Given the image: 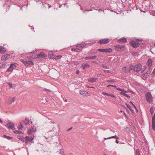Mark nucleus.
Here are the masks:
<instances>
[{
  "instance_id": "1",
  "label": "nucleus",
  "mask_w": 155,
  "mask_h": 155,
  "mask_svg": "<svg viewBox=\"0 0 155 155\" xmlns=\"http://www.w3.org/2000/svg\"><path fill=\"white\" fill-rule=\"evenodd\" d=\"M129 67L130 69L133 70L137 72L140 71L142 68V65L140 64L134 65L132 64H130Z\"/></svg>"
},
{
  "instance_id": "2",
  "label": "nucleus",
  "mask_w": 155,
  "mask_h": 155,
  "mask_svg": "<svg viewBox=\"0 0 155 155\" xmlns=\"http://www.w3.org/2000/svg\"><path fill=\"white\" fill-rule=\"evenodd\" d=\"M145 98L146 101L149 103L152 102L153 97L150 92L147 93L145 95Z\"/></svg>"
},
{
  "instance_id": "3",
  "label": "nucleus",
  "mask_w": 155,
  "mask_h": 155,
  "mask_svg": "<svg viewBox=\"0 0 155 155\" xmlns=\"http://www.w3.org/2000/svg\"><path fill=\"white\" fill-rule=\"evenodd\" d=\"M97 51L101 52H103L110 53L112 51V49L111 48L98 49H97Z\"/></svg>"
},
{
  "instance_id": "4",
  "label": "nucleus",
  "mask_w": 155,
  "mask_h": 155,
  "mask_svg": "<svg viewBox=\"0 0 155 155\" xmlns=\"http://www.w3.org/2000/svg\"><path fill=\"white\" fill-rule=\"evenodd\" d=\"M5 126L7 127L9 129L14 130L15 128L14 124L12 122L10 121L6 123Z\"/></svg>"
},
{
  "instance_id": "5",
  "label": "nucleus",
  "mask_w": 155,
  "mask_h": 155,
  "mask_svg": "<svg viewBox=\"0 0 155 155\" xmlns=\"http://www.w3.org/2000/svg\"><path fill=\"white\" fill-rule=\"evenodd\" d=\"M130 45L132 46L134 48H137L139 47V43L138 42H137L134 41H132L129 43Z\"/></svg>"
},
{
  "instance_id": "6",
  "label": "nucleus",
  "mask_w": 155,
  "mask_h": 155,
  "mask_svg": "<svg viewBox=\"0 0 155 155\" xmlns=\"http://www.w3.org/2000/svg\"><path fill=\"white\" fill-rule=\"evenodd\" d=\"M125 47L124 45H117L115 46V48L116 51H121L123 50Z\"/></svg>"
},
{
  "instance_id": "7",
  "label": "nucleus",
  "mask_w": 155,
  "mask_h": 155,
  "mask_svg": "<svg viewBox=\"0 0 155 155\" xmlns=\"http://www.w3.org/2000/svg\"><path fill=\"white\" fill-rule=\"evenodd\" d=\"M10 54H5L3 55L1 57V59L3 61H6L9 58Z\"/></svg>"
},
{
  "instance_id": "8",
  "label": "nucleus",
  "mask_w": 155,
  "mask_h": 155,
  "mask_svg": "<svg viewBox=\"0 0 155 155\" xmlns=\"http://www.w3.org/2000/svg\"><path fill=\"white\" fill-rule=\"evenodd\" d=\"M33 137H29L26 136L25 138V142L26 143H28L29 141H31V143H33V142L31 141L33 140Z\"/></svg>"
},
{
  "instance_id": "9",
  "label": "nucleus",
  "mask_w": 155,
  "mask_h": 155,
  "mask_svg": "<svg viewBox=\"0 0 155 155\" xmlns=\"http://www.w3.org/2000/svg\"><path fill=\"white\" fill-rule=\"evenodd\" d=\"M47 56V55L43 52H41L37 55V58L39 59L42 58H45Z\"/></svg>"
},
{
  "instance_id": "10",
  "label": "nucleus",
  "mask_w": 155,
  "mask_h": 155,
  "mask_svg": "<svg viewBox=\"0 0 155 155\" xmlns=\"http://www.w3.org/2000/svg\"><path fill=\"white\" fill-rule=\"evenodd\" d=\"M109 41V39L108 38H105L103 39L100 40L99 41V43L101 45L105 44L107 43Z\"/></svg>"
},
{
  "instance_id": "11",
  "label": "nucleus",
  "mask_w": 155,
  "mask_h": 155,
  "mask_svg": "<svg viewBox=\"0 0 155 155\" xmlns=\"http://www.w3.org/2000/svg\"><path fill=\"white\" fill-rule=\"evenodd\" d=\"M152 128L153 130H155V113L152 117Z\"/></svg>"
},
{
  "instance_id": "12",
  "label": "nucleus",
  "mask_w": 155,
  "mask_h": 155,
  "mask_svg": "<svg viewBox=\"0 0 155 155\" xmlns=\"http://www.w3.org/2000/svg\"><path fill=\"white\" fill-rule=\"evenodd\" d=\"M24 64L25 66L28 67L30 65H33L34 64V63L33 61L31 60L28 61H26Z\"/></svg>"
},
{
  "instance_id": "13",
  "label": "nucleus",
  "mask_w": 155,
  "mask_h": 155,
  "mask_svg": "<svg viewBox=\"0 0 155 155\" xmlns=\"http://www.w3.org/2000/svg\"><path fill=\"white\" fill-rule=\"evenodd\" d=\"M117 42L120 43L126 42H127V39L125 37H123L118 39Z\"/></svg>"
},
{
  "instance_id": "14",
  "label": "nucleus",
  "mask_w": 155,
  "mask_h": 155,
  "mask_svg": "<svg viewBox=\"0 0 155 155\" xmlns=\"http://www.w3.org/2000/svg\"><path fill=\"white\" fill-rule=\"evenodd\" d=\"M150 74V72H147L146 73L144 74L142 76V78L143 80H146L149 76Z\"/></svg>"
},
{
  "instance_id": "15",
  "label": "nucleus",
  "mask_w": 155,
  "mask_h": 155,
  "mask_svg": "<svg viewBox=\"0 0 155 155\" xmlns=\"http://www.w3.org/2000/svg\"><path fill=\"white\" fill-rule=\"evenodd\" d=\"M98 80L97 78H91L88 80V81L90 82L93 83L94 82H96Z\"/></svg>"
},
{
  "instance_id": "16",
  "label": "nucleus",
  "mask_w": 155,
  "mask_h": 155,
  "mask_svg": "<svg viewBox=\"0 0 155 155\" xmlns=\"http://www.w3.org/2000/svg\"><path fill=\"white\" fill-rule=\"evenodd\" d=\"M6 49L3 46H0V53L4 54L6 51Z\"/></svg>"
},
{
  "instance_id": "17",
  "label": "nucleus",
  "mask_w": 155,
  "mask_h": 155,
  "mask_svg": "<svg viewBox=\"0 0 155 155\" xmlns=\"http://www.w3.org/2000/svg\"><path fill=\"white\" fill-rule=\"evenodd\" d=\"M22 123L23 124L28 125L29 123V120L28 118L26 117L25 120L22 121Z\"/></svg>"
},
{
  "instance_id": "18",
  "label": "nucleus",
  "mask_w": 155,
  "mask_h": 155,
  "mask_svg": "<svg viewBox=\"0 0 155 155\" xmlns=\"http://www.w3.org/2000/svg\"><path fill=\"white\" fill-rule=\"evenodd\" d=\"M153 61L152 60V59L150 58H149L147 62V64L148 66L150 68L152 64Z\"/></svg>"
},
{
  "instance_id": "19",
  "label": "nucleus",
  "mask_w": 155,
  "mask_h": 155,
  "mask_svg": "<svg viewBox=\"0 0 155 155\" xmlns=\"http://www.w3.org/2000/svg\"><path fill=\"white\" fill-rule=\"evenodd\" d=\"M123 71L124 72L126 73L130 72V70L127 67H125L123 68Z\"/></svg>"
},
{
  "instance_id": "20",
  "label": "nucleus",
  "mask_w": 155,
  "mask_h": 155,
  "mask_svg": "<svg viewBox=\"0 0 155 155\" xmlns=\"http://www.w3.org/2000/svg\"><path fill=\"white\" fill-rule=\"evenodd\" d=\"M81 66L83 67V69H85L86 68H88L90 66L87 63H86L85 64H82Z\"/></svg>"
},
{
  "instance_id": "21",
  "label": "nucleus",
  "mask_w": 155,
  "mask_h": 155,
  "mask_svg": "<svg viewBox=\"0 0 155 155\" xmlns=\"http://www.w3.org/2000/svg\"><path fill=\"white\" fill-rule=\"evenodd\" d=\"M57 153H58L60 155H65L64 153V149L62 148L60 149L59 151H57Z\"/></svg>"
},
{
  "instance_id": "22",
  "label": "nucleus",
  "mask_w": 155,
  "mask_h": 155,
  "mask_svg": "<svg viewBox=\"0 0 155 155\" xmlns=\"http://www.w3.org/2000/svg\"><path fill=\"white\" fill-rule=\"evenodd\" d=\"M76 48H78L79 50H80V51H81L82 49V48H83V46L81 44H78L76 46Z\"/></svg>"
},
{
  "instance_id": "23",
  "label": "nucleus",
  "mask_w": 155,
  "mask_h": 155,
  "mask_svg": "<svg viewBox=\"0 0 155 155\" xmlns=\"http://www.w3.org/2000/svg\"><path fill=\"white\" fill-rule=\"evenodd\" d=\"M116 90H118V91H121V92H124V93H128L129 91V89H128L127 91H126L124 89H121V88H116Z\"/></svg>"
},
{
  "instance_id": "24",
  "label": "nucleus",
  "mask_w": 155,
  "mask_h": 155,
  "mask_svg": "<svg viewBox=\"0 0 155 155\" xmlns=\"http://www.w3.org/2000/svg\"><path fill=\"white\" fill-rule=\"evenodd\" d=\"M54 56V54L52 52H50L48 54V56L49 58H53Z\"/></svg>"
},
{
  "instance_id": "25",
  "label": "nucleus",
  "mask_w": 155,
  "mask_h": 155,
  "mask_svg": "<svg viewBox=\"0 0 155 155\" xmlns=\"http://www.w3.org/2000/svg\"><path fill=\"white\" fill-rule=\"evenodd\" d=\"M80 93V94L83 95L84 96H87V94H88V93L85 91H81Z\"/></svg>"
},
{
  "instance_id": "26",
  "label": "nucleus",
  "mask_w": 155,
  "mask_h": 155,
  "mask_svg": "<svg viewBox=\"0 0 155 155\" xmlns=\"http://www.w3.org/2000/svg\"><path fill=\"white\" fill-rule=\"evenodd\" d=\"M13 63H12L10 65L9 67L7 69V71L12 72L13 71V69L12 68L13 66Z\"/></svg>"
},
{
  "instance_id": "27",
  "label": "nucleus",
  "mask_w": 155,
  "mask_h": 155,
  "mask_svg": "<svg viewBox=\"0 0 155 155\" xmlns=\"http://www.w3.org/2000/svg\"><path fill=\"white\" fill-rule=\"evenodd\" d=\"M8 84L9 86H10V88H12L14 89H15V84L12 85V83L10 82L8 83Z\"/></svg>"
},
{
  "instance_id": "28",
  "label": "nucleus",
  "mask_w": 155,
  "mask_h": 155,
  "mask_svg": "<svg viewBox=\"0 0 155 155\" xmlns=\"http://www.w3.org/2000/svg\"><path fill=\"white\" fill-rule=\"evenodd\" d=\"M120 94L121 95H124L126 97L128 98H130V97L129 95H128L127 94H125V93H124V92H120Z\"/></svg>"
},
{
  "instance_id": "29",
  "label": "nucleus",
  "mask_w": 155,
  "mask_h": 155,
  "mask_svg": "<svg viewBox=\"0 0 155 155\" xmlns=\"http://www.w3.org/2000/svg\"><path fill=\"white\" fill-rule=\"evenodd\" d=\"M125 105L131 111V112L133 113H134V110L131 109V107L127 103H126L125 104Z\"/></svg>"
},
{
  "instance_id": "30",
  "label": "nucleus",
  "mask_w": 155,
  "mask_h": 155,
  "mask_svg": "<svg viewBox=\"0 0 155 155\" xmlns=\"http://www.w3.org/2000/svg\"><path fill=\"white\" fill-rule=\"evenodd\" d=\"M14 133H15V134H21L23 133L21 131L19 130H15L14 132Z\"/></svg>"
},
{
  "instance_id": "31",
  "label": "nucleus",
  "mask_w": 155,
  "mask_h": 155,
  "mask_svg": "<svg viewBox=\"0 0 155 155\" xmlns=\"http://www.w3.org/2000/svg\"><path fill=\"white\" fill-rule=\"evenodd\" d=\"M3 137H4L6 138L8 140H10L12 139V137L9 136H7L6 135H3Z\"/></svg>"
},
{
  "instance_id": "32",
  "label": "nucleus",
  "mask_w": 155,
  "mask_h": 155,
  "mask_svg": "<svg viewBox=\"0 0 155 155\" xmlns=\"http://www.w3.org/2000/svg\"><path fill=\"white\" fill-rule=\"evenodd\" d=\"M135 155H140V150L139 149H136Z\"/></svg>"
},
{
  "instance_id": "33",
  "label": "nucleus",
  "mask_w": 155,
  "mask_h": 155,
  "mask_svg": "<svg viewBox=\"0 0 155 155\" xmlns=\"http://www.w3.org/2000/svg\"><path fill=\"white\" fill-rule=\"evenodd\" d=\"M72 51H76V52H80V50H79L78 48H73L71 50Z\"/></svg>"
},
{
  "instance_id": "34",
  "label": "nucleus",
  "mask_w": 155,
  "mask_h": 155,
  "mask_svg": "<svg viewBox=\"0 0 155 155\" xmlns=\"http://www.w3.org/2000/svg\"><path fill=\"white\" fill-rule=\"evenodd\" d=\"M112 138H116V139H119V137H117L116 135L111 136V137H108V139H109Z\"/></svg>"
},
{
  "instance_id": "35",
  "label": "nucleus",
  "mask_w": 155,
  "mask_h": 155,
  "mask_svg": "<svg viewBox=\"0 0 155 155\" xmlns=\"http://www.w3.org/2000/svg\"><path fill=\"white\" fill-rule=\"evenodd\" d=\"M20 127L18 126V129H22L23 128V126L22 124V123L20 122Z\"/></svg>"
},
{
  "instance_id": "36",
  "label": "nucleus",
  "mask_w": 155,
  "mask_h": 155,
  "mask_svg": "<svg viewBox=\"0 0 155 155\" xmlns=\"http://www.w3.org/2000/svg\"><path fill=\"white\" fill-rule=\"evenodd\" d=\"M62 57V56L60 55H58L57 56L55 59L57 60H58L59 59H60Z\"/></svg>"
},
{
  "instance_id": "37",
  "label": "nucleus",
  "mask_w": 155,
  "mask_h": 155,
  "mask_svg": "<svg viewBox=\"0 0 155 155\" xmlns=\"http://www.w3.org/2000/svg\"><path fill=\"white\" fill-rule=\"evenodd\" d=\"M107 82L112 83H114L115 82V81L114 80L111 79L107 80Z\"/></svg>"
},
{
  "instance_id": "38",
  "label": "nucleus",
  "mask_w": 155,
  "mask_h": 155,
  "mask_svg": "<svg viewBox=\"0 0 155 155\" xmlns=\"http://www.w3.org/2000/svg\"><path fill=\"white\" fill-rule=\"evenodd\" d=\"M5 67V65L3 63H0V68H4Z\"/></svg>"
},
{
  "instance_id": "39",
  "label": "nucleus",
  "mask_w": 155,
  "mask_h": 155,
  "mask_svg": "<svg viewBox=\"0 0 155 155\" xmlns=\"http://www.w3.org/2000/svg\"><path fill=\"white\" fill-rule=\"evenodd\" d=\"M150 112L152 115L154 113L153 109L152 107H151L150 108Z\"/></svg>"
},
{
  "instance_id": "40",
  "label": "nucleus",
  "mask_w": 155,
  "mask_h": 155,
  "mask_svg": "<svg viewBox=\"0 0 155 155\" xmlns=\"http://www.w3.org/2000/svg\"><path fill=\"white\" fill-rule=\"evenodd\" d=\"M97 57V56L95 55L94 56H92L89 57L90 59L93 60L95 59Z\"/></svg>"
},
{
  "instance_id": "41",
  "label": "nucleus",
  "mask_w": 155,
  "mask_h": 155,
  "mask_svg": "<svg viewBox=\"0 0 155 155\" xmlns=\"http://www.w3.org/2000/svg\"><path fill=\"white\" fill-rule=\"evenodd\" d=\"M96 52H92V51H89L88 54H95Z\"/></svg>"
},
{
  "instance_id": "42",
  "label": "nucleus",
  "mask_w": 155,
  "mask_h": 155,
  "mask_svg": "<svg viewBox=\"0 0 155 155\" xmlns=\"http://www.w3.org/2000/svg\"><path fill=\"white\" fill-rule=\"evenodd\" d=\"M93 44V43H85L84 44L82 45L83 48L85 47V46H86L88 44Z\"/></svg>"
},
{
  "instance_id": "43",
  "label": "nucleus",
  "mask_w": 155,
  "mask_h": 155,
  "mask_svg": "<svg viewBox=\"0 0 155 155\" xmlns=\"http://www.w3.org/2000/svg\"><path fill=\"white\" fill-rule=\"evenodd\" d=\"M15 97H14L13 98H12V100L10 102V104H12V103L14 102H15Z\"/></svg>"
},
{
  "instance_id": "44",
  "label": "nucleus",
  "mask_w": 155,
  "mask_h": 155,
  "mask_svg": "<svg viewBox=\"0 0 155 155\" xmlns=\"http://www.w3.org/2000/svg\"><path fill=\"white\" fill-rule=\"evenodd\" d=\"M43 90L45 91H48V92H50L51 91V90H50L49 89H47L46 88H44Z\"/></svg>"
},
{
  "instance_id": "45",
  "label": "nucleus",
  "mask_w": 155,
  "mask_h": 155,
  "mask_svg": "<svg viewBox=\"0 0 155 155\" xmlns=\"http://www.w3.org/2000/svg\"><path fill=\"white\" fill-rule=\"evenodd\" d=\"M102 94L103 95H105L106 96H109L110 95V94H109L107 93L103 92L102 93Z\"/></svg>"
},
{
  "instance_id": "46",
  "label": "nucleus",
  "mask_w": 155,
  "mask_h": 155,
  "mask_svg": "<svg viewBox=\"0 0 155 155\" xmlns=\"http://www.w3.org/2000/svg\"><path fill=\"white\" fill-rule=\"evenodd\" d=\"M130 103L131 104H132V106H134V108H135V109H137V107H136L135 105H134L133 104V103L132 102H131V101H130Z\"/></svg>"
},
{
  "instance_id": "47",
  "label": "nucleus",
  "mask_w": 155,
  "mask_h": 155,
  "mask_svg": "<svg viewBox=\"0 0 155 155\" xmlns=\"http://www.w3.org/2000/svg\"><path fill=\"white\" fill-rule=\"evenodd\" d=\"M83 59H85V60H88L90 59L89 57H83Z\"/></svg>"
},
{
  "instance_id": "48",
  "label": "nucleus",
  "mask_w": 155,
  "mask_h": 155,
  "mask_svg": "<svg viewBox=\"0 0 155 155\" xmlns=\"http://www.w3.org/2000/svg\"><path fill=\"white\" fill-rule=\"evenodd\" d=\"M93 10V9H90V10H85L84 11H83V12L84 13H85V12H86V11H92V10Z\"/></svg>"
},
{
  "instance_id": "49",
  "label": "nucleus",
  "mask_w": 155,
  "mask_h": 155,
  "mask_svg": "<svg viewBox=\"0 0 155 155\" xmlns=\"http://www.w3.org/2000/svg\"><path fill=\"white\" fill-rule=\"evenodd\" d=\"M21 61V62H23L24 64L25 62L26 61L24 60V59H21L20 60Z\"/></svg>"
},
{
  "instance_id": "50",
  "label": "nucleus",
  "mask_w": 155,
  "mask_h": 155,
  "mask_svg": "<svg viewBox=\"0 0 155 155\" xmlns=\"http://www.w3.org/2000/svg\"><path fill=\"white\" fill-rule=\"evenodd\" d=\"M140 11L141 12H142L144 13H146L147 12V10L145 9H144V10H142L141 9H140Z\"/></svg>"
},
{
  "instance_id": "51",
  "label": "nucleus",
  "mask_w": 155,
  "mask_h": 155,
  "mask_svg": "<svg viewBox=\"0 0 155 155\" xmlns=\"http://www.w3.org/2000/svg\"><path fill=\"white\" fill-rule=\"evenodd\" d=\"M109 96L111 97H112L116 98V97H115V96L113 94H110V95H109Z\"/></svg>"
},
{
  "instance_id": "52",
  "label": "nucleus",
  "mask_w": 155,
  "mask_h": 155,
  "mask_svg": "<svg viewBox=\"0 0 155 155\" xmlns=\"http://www.w3.org/2000/svg\"><path fill=\"white\" fill-rule=\"evenodd\" d=\"M16 67V65H15V64H13V66H12V68H13V69L15 68Z\"/></svg>"
},
{
  "instance_id": "53",
  "label": "nucleus",
  "mask_w": 155,
  "mask_h": 155,
  "mask_svg": "<svg viewBox=\"0 0 155 155\" xmlns=\"http://www.w3.org/2000/svg\"><path fill=\"white\" fill-rule=\"evenodd\" d=\"M103 67L104 68L108 69L109 68L106 65H103Z\"/></svg>"
},
{
  "instance_id": "54",
  "label": "nucleus",
  "mask_w": 155,
  "mask_h": 155,
  "mask_svg": "<svg viewBox=\"0 0 155 155\" xmlns=\"http://www.w3.org/2000/svg\"><path fill=\"white\" fill-rule=\"evenodd\" d=\"M103 71L106 73H109V70H103Z\"/></svg>"
},
{
  "instance_id": "55",
  "label": "nucleus",
  "mask_w": 155,
  "mask_h": 155,
  "mask_svg": "<svg viewBox=\"0 0 155 155\" xmlns=\"http://www.w3.org/2000/svg\"><path fill=\"white\" fill-rule=\"evenodd\" d=\"M128 92H129L130 93H132L133 94H134V92H133L131 90H129V91Z\"/></svg>"
},
{
  "instance_id": "56",
  "label": "nucleus",
  "mask_w": 155,
  "mask_h": 155,
  "mask_svg": "<svg viewBox=\"0 0 155 155\" xmlns=\"http://www.w3.org/2000/svg\"><path fill=\"white\" fill-rule=\"evenodd\" d=\"M19 139H20L21 140H22L23 141H24V140H25V138L24 137H23V138L20 137V138H19Z\"/></svg>"
},
{
  "instance_id": "57",
  "label": "nucleus",
  "mask_w": 155,
  "mask_h": 155,
  "mask_svg": "<svg viewBox=\"0 0 155 155\" xmlns=\"http://www.w3.org/2000/svg\"><path fill=\"white\" fill-rule=\"evenodd\" d=\"M136 40L137 41H140V42H142L143 41V40L142 39H137Z\"/></svg>"
},
{
  "instance_id": "58",
  "label": "nucleus",
  "mask_w": 155,
  "mask_h": 155,
  "mask_svg": "<svg viewBox=\"0 0 155 155\" xmlns=\"http://www.w3.org/2000/svg\"><path fill=\"white\" fill-rule=\"evenodd\" d=\"M45 5H47L48 6V8H50L51 7V6L49 4H47L46 3H45Z\"/></svg>"
},
{
  "instance_id": "59",
  "label": "nucleus",
  "mask_w": 155,
  "mask_h": 155,
  "mask_svg": "<svg viewBox=\"0 0 155 155\" xmlns=\"http://www.w3.org/2000/svg\"><path fill=\"white\" fill-rule=\"evenodd\" d=\"M124 107L125 108V109H126L127 112L128 113H129V110L127 108L125 107L124 106Z\"/></svg>"
},
{
  "instance_id": "60",
  "label": "nucleus",
  "mask_w": 155,
  "mask_h": 155,
  "mask_svg": "<svg viewBox=\"0 0 155 155\" xmlns=\"http://www.w3.org/2000/svg\"><path fill=\"white\" fill-rule=\"evenodd\" d=\"M42 5L43 6V7L45 8H46L47 6V5H45V4L44 5L43 4V3H42Z\"/></svg>"
},
{
  "instance_id": "61",
  "label": "nucleus",
  "mask_w": 155,
  "mask_h": 155,
  "mask_svg": "<svg viewBox=\"0 0 155 155\" xmlns=\"http://www.w3.org/2000/svg\"><path fill=\"white\" fill-rule=\"evenodd\" d=\"M145 70V68H143L142 70L141 69V72H143Z\"/></svg>"
},
{
  "instance_id": "62",
  "label": "nucleus",
  "mask_w": 155,
  "mask_h": 155,
  "mask_svg": "<svg viewBox=\"0 0 155 155\" xmlns=\"http://www.w3.org/2000/svg\"><path fill=\"white\" fill-rule=\"evenodd\" d=\"M123 114L126 117H127V116L126 115L124 111H123Z\"/></svg>"
},
{
  "instance_id": "63",
  "label": "nucleus",
  "mask_w": 155,
  "mask_h": 155,
  "mask_svg": "<svg viewBox=\"0 0 155 155\" xmlns=\"http://www.w3.org/2000/svg\"><path fill=\"white\" fill-rule=\"evenodd\" d=\"M72 128V127H71V128H70L69 129H68V130H67V131H69L70 130H71Z\"/></svg>"
},
{
  "instance_id": "64",
  "label": "nucleus",
  "mask_w": 155,
  "mask_h": 155,
  "mask_svg": "<svg viewBox=\"0 0 155 155\" xmlns=\"http://www.w3.org/2000/svg\"><path fill=\"white\" fill-rule=\"evenodd\" d=\"M79 71L78 70L76 71V73L78 74L79 73Z\"/></svg>"
}]
</instances>
